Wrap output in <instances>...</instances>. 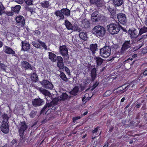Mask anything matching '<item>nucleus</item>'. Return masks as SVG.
<instances>
[{"mask_svg":"<svg viewBox=\"0 0 147 147\" xmlns=\"http://www.w3.org/2000/svg\"><path fill=\"white\" fill-rule=\"evenodd\" d=\"M92 31L93 34L98 37H103L106 33V30L105 28L100 25L96 26L94 27Z\"/></svg>","mask_w":147,"mask_h":147,"instance_id":"1","label":"nucleus"},{"mask_svg":"<svg viewBox=\"0 0 147 147\" xmlns=\"http://www.w3.org/2000/svg\"><path fill=\"white\" fill-rule=\"evenodd\" d=\"M123 27L119 24H111L107 26L108 31L112 34H116L118 33L121 28Z\"/></svg>","mask_w":147,"mask_h":147,"instance_id":"2","label":"nucleus"},{"mask_svg":"<svg viewBox=\"0 0 147 147\" xmlns=\"http://www.w3.org/2000/svg\"><path fill=\"white\" fill-rule=\"evenodd\" d=\"M100 55L104 58H107L110 55L111 49L110 47L105 46L104 47L100 49Z\"/></svg>","mask_w":147,"mask_h":147,"instance_id":"3","label":"nucleus"},{"mask_svg":"<svg viewBox=\"0 0 147 147\" xmlns=\"http://www.w3.org/2000/svg\"><path fill=\"white\" fill-rule=\"evenodd\" d=\"M36 89L38 90L41 93L45 96V98L47 101H49V99H52V95L50 92L48 90L42 88V87L36 88Z\"/></svg>","mask_w":147,"mask_h":147,"instance_id":"4","label":"nucleus"},{"mask_svg":"<svg viewBox=\"0 0 147 147\" xmlns=\"http://www.w3.org/2000/svg\"><path fill=\"white\" fill-rule=\"evenodd\" d=\"M42 86L47 89L52 90L53 88V84L47 80H44L40 82Z\"/></svg>","mask_w":147,"mask_h":147,"instance_id":"5","label":"nucleus"},{"mask_svg":"<svg viewBox=\"0 0 147 147\" xmlns=\"http://www.w3.org/2000/svg\"><path fill=\"white\" fill-rule=\"evenodd\" d=\"M117 18L120 23L123 24H125L127 22V19L125 14L123 13H119L117 15Z\"/></svg>","mask_w":147,"mask_h":147,"instance_id":"6","label":"nucleus"},{"mask_svg":"<svg viewBox=\"0 0 147 147\" xmlns=\"http://www.w3.org/2000/svg\"><path fill=\"white\" fill-rule=\"evenodd\" d=\"M130 41L125 40L120 50V52L121 54L124 53L128 49L131 47V44L130 43Z\"/></svg>","mask_w":147,"mask_h":147,"instance_id":"7","label":"nucleus"},{"mask_svg":"<svg viewBox=\"0 0 147 147\" xmlns=\"http://www.w3.org/2000/svg\"><path fill=\"white\" fill-rule=\"evenodd\" d=\"M20 127L19 130L20 135L21 138H23L24 132L28 127V126L24 121L21 122L20 123Z\"/></svg>","mask_w":147,"mask_h":147,"instance_id":"8","label":"nucleus"},{"mask_svg":"<svg viewBox=\"0 0 147 147\" xmlns=\"http://www.w3.org/2000/svg\"><path fill=\"white\" fill-rule=\"evenodd\" d=\"M17 25L20 27H23L25 24V19L24 17L20 15L17 16L15 18Z\"/></svg>","mask_w":147,"mask_h":147,"instance_id":"9","label":"nucleus"},{"mask_svg":"<svg viewBox=\"0 0 147 147\" xmlns=\"http://www.w3.org/2000/svg\"><path fill=\"white\" fill-rule=\"evenodd\" d=\"M1 129L2 132L7 134L9 131V125L7 122H5L4 120H3L2 122L1 126Z\"/></svg>","mask_w":147,"mask_h":147,"instance_id":"10","label":"nucleus"},{"mask_svg":"<svg viewBox=\"0 0 147 147\" xmlns=\"http://www.w3.org/2000/svg\"><path fill=\"white\" fill-rule=\"evenodd\" d=\"M44 101L40 98H35L32 101L33 105L35 107L40 106L43 105Z\"/></svg>","mask_w":147,"mask_h":147,"instance_id":"11","label":"nucleus"},{"mask_svg":"<svg viewBox=\"0 0 147 147\" xmlns=\"http://www.w3.org/2000/svg\"><path fill=\"white\" fill-rule=\"evenodd\" d=\"M128 33L131 39L136 38L140 36L139 33L138 34V31L134 28L132 30H129Z\"/></svg>","mask_w":147,"mask_h":147,"instance_id":"12","label":"nucleus"},{"mask_svg":"<svg viewBox=\"0 0 147 147\" xmlns=\"http://www.w3.org/2000/svg\"><path fill=\"white\" fill-rule=\"evenodd\" d=\"M22 50L24 51H27L30 49V45L26 41H22Z\"/></svg>","mask_w":147,"mask_h":147,"instance_id":"13","label":"nucleus"},{"mask_svg":"<svg viewBox=\"0 0 147 147\" xmlns=\"http://www.w3.org/2000/svg\"><path fill=\"white\" fill-rule=\"evenodd\" d=\"M3 51L5 53H6L11 54L13 56H15V52L9 47L5 46L4 47Z\"/></svg>","mask_w":147,"mask_h":147,"instance_id":"14","label":"nucleus"},{"mask_svg":"<svg viewBox=\"0 0 147 147\" xmlns=\"http://www.w3.org/2000/svg\"><path fill=\"white\" fill-rule=\"evenodd\" d=\"M59 49L60 53L63 56H67L68 55V49L65 45L60 46Z\"/></svg>","mask_w":147,"mask_h":147,"instance_id":"15","label":"nucleus"},{"mask_svg":"<svg viewBox=\"0 0 147 147\" xmlns=\"http://www.w3.org/2000/svg\"><path fill=\"white\" fill-rule=\"evenodd\" d=\"M21 65L26 69H30L32 70L33 69V67L31 66V65L26 61H23L21 62Z\"/></svg>","mask_w":147,"mask_h":147,"instance_id":"16","label":"nucleus"},{"mask_svg":"<svg viewBox=\"0 0 147 147\" xmlns=\"http://www.w3.org/2000/svg\"><path fill=\"white\" fill-rule=\"evenodd\" d=\"M59 74H56L57 76L58 75L59 76L60 78L65 82H67L68 81V79L67 78L65 74L62 71H59Z\"/></svg>","mask_w":147,"mask_h":147,"instance_id":"17","label":"nucleus"},{"mask_svg":"<svg viewBox=\"0 0 147 147\" xmlns=\"http://www.w3.org/2000/svg\"><path fill=\"white\" fill-rule=\"evenodd\" d=\"M90 75L91 77L92 81H94L97 76L96 69L95 68H93L91 70Z\"/></svg>","mask_w":147,"mask_h":147,"instance_id":"18","label":"nucleus"},{"mask_svg":"<svg viewBox=\"0 0 147 147\" xmlns=\"http://www.w3.org/2000/svg\"><path fill=\"white\" fill-rule=\"evenodd\" d=\"M49 58L53 62H55L57 60L56 55L51 52H49Z\"/></svg>","mask_w":147,"mask_h":147,"instance_id":"19","label":"nucleus"},{"mask_svg":"<svg viewBox=\"0 0 147 147\" xmlns=\"http://www.w3.org/2000/svg\"><path fill=\"white\" fill-rule=\"evenodd\" d=\"M113 1L115 6H119L123 3V0H113Z\"/></svg>","mask_w":147,"mask_h":147,"instance_id":"20","label":"nucleus"},{"mask_svg":"<svg viewBox=\"0 0 147 147\" xmlns=\"http://www.w3.org/2000/svg\"><path fill=\"white\" fill-rule=\"evenodd\" d=\"M90 49L91 51L92 52L93 54L95 53V51L97 49V44H91L90 45Z\"/></svg>","mask_w":147,"mask_h":147,"instance_id":"21","label":"nucleus"},{"mask_svg":"<svg viewBox=\"0 0 147 147\" xmlns=\"http://www.w3.org/2000/svg\"><path fill=\"white\" fill-rule=\"evenodd\" d=\"M61 11L64 15L67 16H69L70 15V10L67 8H63L61 10Z\"/></svg>","mask_w":147,"mask_h":147,"instance_id":"22","label":"nucleus"},{"mask_svg":"<svg viewBox=\"0 0 147 147\" xmlns=\"http://www.w3.org/2000/svg\"><path fill=\"white\" fill-rule=\"evenodd\" d=\"M54 14L57 17L59 16L60 18L59 20H63L64 19V16L61 11L57 10L55 12Z\"/></svg>","mask_w":147,"mask_h":147,"instance_id":"23","label":"nucleus"},{"mask_svg":"<svg viewBox=\"0 0 147 147\" xmlns=\"http://www.w3.org/2000/svg\"><path fill=\"white\" fill-rule=\"evenodd\" d=\"M21 8V6L20 5H17L13 7H11V9L12 11L16 13H18Z\"/></svg>","mask_w":147,"mask_h":147,"instance_id":"24","label":"nucleus"},{"mask_svg":"<svg viewBox=\"0 0 147 147\" xmlns=\"http://www.w3.org/2000/svg\"><path fill=\"white\" fill-rule=\"evenodd\" d=\"M31 78L32 80L34 82H36L38 80V76L36 73H34L32 74Z\"/></svg>","mask_w":147,"mask_h":147,"instance_id":"25","label":"nucleus"},{"mask_svg":"<svg viewBox=\"0 0 147 147\" xmlns=\"http://www.w3.org/2000/svg\"><path fill=\"white\" fill-rule=\"evenodd\" d=\"M90 24L89 21L86 20H84L82 22V26L85 28H89L90 26Z\"/></svg>","mask_w":147,"mask_h":147,"instance_id":"26","label":"nucleus"},{"mask_svg":"<svg viewBox=\"0 0 147 147\" xmlns=\"http://www.w3.org/2000/svg\"><path fill=\"white\" fill-rule=\"evenodd\" d=\"M95 59L96 61L97 65L98 66L101 65L103 61V59L98 57H96Z\"/></svg>","mask_w":147,"mask_h":147,"instance_id":"27","label":"nucleus"},{"mask_svg":"<svg viewBox=\"0 0 147 147\" xmlns=\"http://www.w3.org/2000/svg\"><path fill=\"white\" fill-rule=\"evenodd\" d=\"M79 91V88L78 86H75L73 88V90L70 92V94L73 95L77 94Z\"/></svg>","mask_w":147,"mask_h":147,"instance_id":"28","label":"nucleus"},{"mask_svg":"<svg viewBox=\"0 0 147 147\" xmlns=\"http://www.w3.org/2000/svg\"><path fill=\"white\" fill-rule=\"evenodd\" d=\"M65 25L67 29L71 30L72 28H73V26L70 22L67 20H65Z\"/></svg>","mask_w":147,"mask_h":147,"instance_id":"29","label":"nucleus"},{"mask_svg":"<svg viewBox=\"0 0 147 147\" xmlns=\"http://www.w3.org/2000/svg\"><path fill=\"white\" fill-rule=\"evenodd\" d=\"M139 34L141 35L147 32V27H143L140 29H139Z\"/></svg>","mask_w":147,"mask_h":147,"instance_id":"30","label":"nucleus"},{"mask_svg":"<svg viewBox=\"0 0 147 147\" xmlns=\"http://www.w3.org/2000/svg\"><path fill=\"white\" fill-rule=\"evenodd\" d=\"M122 86H119L117 88L114 89L113 92L114 93H120L122 91H123V89L122 88Z\"/></svg>","mask_w":147,"mask_h":147,"instance_id":"31","label":"nucleus"},{"mask_svg":"<svg viewBox=\"0 0 147 147\" xmlns=\"http://www.w3.org/2000/svg\"><path fill=\"white\" fill-rule=\"evenodd\" d=\"M79 36L80 38L83 40H85L86 39L87 35L86 32H81L79 34Z\"/></svg>","mask_w":147,"mask_h":147,"instance_id":"32","label":"nucleus"},{"mask_svg":"<svg viewBox=\"0 0 147 147\" xmlns=\"http://www.w3.org/2000/svg\"><path fill=\"white\" fill-rule=\"evenodd\" d=\"M73 28H72L71 30L73 31H77L80 32L81 31V29L76 24H74V26H72Z\"/></svg>","mask_w":147,"mask_h":147,"instance_id":"33","label":"nucleus"},{"mask_svg":"<svg viewBox=\"0 0 147 147\" xmlns=\"http://www.w3.org/2000/svg\"><path fill=\"white\" fill-rule=\"evenodd\" d=\"M68 97L66 93H62L61 95H60L59 98V100H64L66 99Z\"/></svg>","mask_w":147,"mask_h":147,"instance_id":"34","label":"nucleus"},{"mask_svg":"<svg viewBox=\"0 0 147 147\" xmlns=\"http://www.w3.org/2000/svg\"><path fill=\"white\" fill-rule=\"evenodd\" d=\"M41 6L44 8H48L49 6V5L48 1H43L40 3Z\"/></svg>","mask_w":147,"mask_h":147,"instance_id":"35","label":"nucleus"},{"mask_svg":"<svg viewBox=\"0 0 147 147\" xmlns=\"http://www.w3.org/2000/svg\"><path fill=\"white\" fill-rule=\"evenodd\" d=\"M107 9L112 16H114L115 15L116 13L113 9L111 8L110 7H107Z\"/></svg>","mask_w":147,"mask_h":147,"instance_id":"36","label":"nucleus"},{"mask_svg":"<svg viewBox=\"0 0 147 147\" xmlns=\"http://www.w3.org/2000/svg\"><path fill=\"white\" fill-rule=\"evenodd\" d=\"M39 42L40 44L45 50L47 49V47L46 45L43 42L40 40H37Z\"/></svg>","mask_w":147,"mask_h":147,"instance_id":"37","label":"nucleus"},{"mask_svg":"<svg viewBox=\"0 0 147 147\" xmlns=\"http://www.w3.org/2000/svg\"><path fill=\"white\" fill-rule=\"evenodd\" d=\"M49 99V101H47L48 102V103H47V102L46 104L48 108H49V109H50L51 108V107H52L53 105H53V103L51 101V100L52 99H51V98Z\"/></svg>","mask_w":147,"mask_h":147,"instance_id":"38","label":"nucleus"},{"mask_svg":"<svg viewBox=\"0 0 147 147\" xmlns=\"http://www.w3.org/2000/svg\"><path fill=\"white\" fill-rule=\"evenodd\" d=\"M2 116L3 120L5 121V122H7L8 123V120L9 119V117H8L7 115L6 114H4L2 115Z\"/></svg>","mask_w":147,"mask_h":147,"instance_id":"39","label":"nucleus"},{"mask_svg":"<svg viewBox=\"0 0 147 147\" xmlns=\"http://www.w3.org/2000/svg\"><path fill=\"white\" fill-rule=\"evenodd\" d=\"M32 45L36 48H40L41 47V46H40V44L39 43H37L35 41H33L32 42Z\"/></svg>","mask_w":147,"mask_h":147,"instance_id":"40","label":"nucleus"},{"mask_svg":"<svg viewBox=\"0 0 147 147\" xmlns=\"http://www.w3.org/2000/svg\"><path fill=\"white\" fill-rule=\"evenodd\" d=\"M59 100V98H55L52 100L51 102L53 103L54 105H55L57 104Z\"/></svg>","mask_w":147,"mask_h":147,"instance_id":"41","label":"nucleus"},{"mask_svg":"<svg viewBox=\"0 0 147 147\" xmlns=\"http://www.w3.org/2000/svg\"><path fill=\"white\" fill-rule=\"evenodd\" d=\"M57 66L58 67L61 69H63L64 68V65L63 62L57 63Z\"/></svg>","mask_w":147,"mask_h":147,"instance_id":"42","label":"nucleus"},{"mask_svg":"<svg viewBox=\"0 0 147 147\" xmlns=\"http://www.w3.org/2000/svg\"><path fill=\"white\" fill-rule=\"evenodd\" d=\"M37 113V111H32L30 113L29 115L30 117L32 118L34 117Z\"/></svg>","mask_w":147,"mask_h":147,"instance_id":"43","label":"nucleus"},{"mask_svg":"<svg viewBox=\"0 0 147 147\" xmlns=\"http://www.w3.org/2000/svg\"><path fill=\"white\" fill-rule=\"evenodd\" d=\"M91 19L92 22H98L100 20V19L99 16L97 17V18H96V17H91Z\"/></svg>","mask_w":147,"mask_h":147,"instance_id":"44","label":"nucleus"},{"mask_svg":"<svg viewBox=\"0 0 147 147\" xmlns=\"http://www.w3.org/2000/svg\"><path fill=\"white\" fill-rule=\"evenodd\" d=\"M24 1L25 3L28 5H31L33 4L32 0H24Z\"/></svg>","mask_w":147,"mask_h":147,"instance_id":"45","label":"nucleus"},{"mask_svg":"<svg viewBox=\"0 0 147 147\" xmlns=\"http://www.w3.org/2000/svg\"><path fill=\"white\" fill-rule=\"evenodd\" d=\"M125 85L126 84H125L121 86L122 87V88L123 89V90L125 89V90L122 92V93L125 92L128 88L129 87V85H127V86H125Z\"/></svg>","mask_w":147,"mask_h":147,"instance_id":"46","label":"nucleus"},{"mask_svg":"<svg viewBox=\"0 0 147 147\" xmlns=\"http://www.w3.org/2000/svg\"><path fill=\"white\" fill-rule=\"evenodd\" d=\"M143 45L144 44L142 43L141 45H139L138 46H136V47H134L133 48V49L134 51L140 49V48H141Z\"/></svg>","mask_w":147,"mask_h":147,"instance_id":"47","label":"nucleus"},{"mask_svg":"<svg viewBox=\"0 0 147 147\" xmlns=\"http://www.w3.org/2000/svg\"><path fill=\"white\" fill-rule=\"evenodd\" d=\"M99 82H98L97 81H96L94 84L93 86L92 87L91 90H93L98 85Z\"/></svg>","mask_w":147,"mask_h":147,"instance_id":"48","label":"nucleus"},{"mask_svg":"<svg viewBox=\"0 0 147 147\" xmlns=\"http://www.w3.org/2000/svg\"><path fill=\"white\" fill-rule=\"evenodd\" d=\"M111 94V92L110 91H106L104 94V96H108L110 95Z\"/></svg>","mask_w":147,"mask_h":147,"instance_id":"49","label":"nucleus"},{"mask_svg":"<svg viewBox=\"0 0 147 147\" xmlns=\"http://www.w3.org/2000/svg\"><path fill=\"white\" fill-rule=\"evenodd\" d=\"M98 12L96 11L93 12L91 15V17H97L98 16Z\"/></svg>","mask_w":147,"mask_h":147,"instance_id":"50","label":"nucleus"},{"mask_svg":"<svg viewBox=\"0 0 147 147\" xmlns=\"http://www.w3.org/2000/svg\"><path fill=\"white\" fill-rule=\"evenodd\" d=\"M57 63L63 62V60L62 58L60 56H57Z\"/></svg>","mask_w":147,"mask_h":147,"instance_id":"51","label":"nucleus"},{"mask_svg":"<svg viewBox=\"0 0 147 147\" xmlns=\"http://www.w3.org/2000/svg\"><path fill=\"white\" fill-rule=\"evenodd\" d=\"M48 108L46 104L43 107L42 110L41 111V113H43L44 111L46 110Z\"/></svg>","mask_w":147,"mask_h":147,"instance_id":"52","label":"nucleus"},{"mask_svg":"<svg viewBox=\"0 0 147 147\" xmlns=\"http://www.w3.org/2000/svg\"><path fill=\"white\" fill-rule=\"evenodd\" d=\"M5 68L6 67L4 64L2 63L0 64V68H1L2 70H5Z\"/></svg>","mask_w":147,"mask_h":147,"instance_id":"53","label":"nucleus"},{"mask_svg":"<svg viewBox=\"0 0 147 147\" xmlns=\"http://www.w3.org/2000/svg\"><path fill=\"white\" fill-rule=\"evenodd\" d=\"M24 0H16L15 2L18 4H22L24 2Z\"/></svg>","mask_w":147,"mask_h":147,"instance_id":"54","label":"nucleus"},{"mask_svg":"<svg viewBox=\"0 0 147 147\" xmlns=\"http://www.w3.org/2000/svg\"><path fill=\"white\" fill-rule=\"evenodd\" d=\"M5 7L2 4L1 2H0V11H2L4 9Z\"/></svg>","mask_w":147,"mask_h":147,"instance_id":"55","label":"nucleus"},{"mask_svg":"<svg viewBox=\"0 0 147 147\" xmlns=\"http://www.w3.org/2000/svg\"><path fill=\"white\" fill-rule=\"evenodd\" d=\"M147 36V34L146 35H143L142 36V37L140 39H139L138 41H140L142 40H143L145 38H146Z\"/></svg>","mask_w":147,"mask_h":147,"instance_id":"56","label":"nucleus"},{"mask_svg":"<svg viewBox=\"0 0 147 147\" xmlns=\"http://www.w3.org/2000/svg\"><path fill=\"white\" fill-rule=\"evenodd\" d=\"M147 36V34L146 35H143L142 36V37L140 39H139L138 41H140L142 40H143L145 38H146Z\"/></svg>","mask_w":147,"mask_h":147,"instance_id":"57","label":"nucleus"},{"mask_svg":"<svg viewBox=\"0 0 147 147\" xmlns=\"http://www.w3.org/2000/svg\"><path fill=\"white\" fill-rule=\"evenodd\" d=\"M81 117L80 116L76 117H74L73 119V121L74 122H75L78 119H80Z\"/></svg>","mask_w":147,"mask_h":147,"instance_id":"58","label":"nucleus"},{"mask_svg":"<svg viewBox=\"0 0 147 147\" xmlns=\"http://www.w3.org/2000/svg\"><path fill=\"white\" fill-rule=\"evenodd\" d=\"M25 8L26 10L29 11H30L32 9L30 8L28 5H26L25 7Z\"/></svg>","mask_w":147,"mask_h":147,"instance_id":"59","label":"nucleus"},{"mask_svg":"<svg viewBox=\"0 0 147 147\" xmlns=\"http://www.w3.org/2000/svg\"><path fill=\"white\" fill-rule=\"evenodd\" d=\"M98 127H97L94 130H93L92 131V132L93 134H94L97 131H98Z\"/></svg>","mask_w":147,"mask_h":147,"instance_id":"60","label":"nucleus"},{"mask_svg":"<svg viewBox=\"0 0 147 147\" xmlns=\"http://www.w3.org/2000/svg\"><path fill=\"white\" fill-rule=\"evenodd\" d=\"M86 97L85 96L83 97L82 99V100L83 102H85L87 101V99H86Z\"/></svg>","mask_w":147,"mask_h":147,"instance_id":"61","label":"nucleus"},{"mask_svg":"<svg viewBox=\"0 0 147 147\" xmlns=\"http://www.w3.org/2000/svg\"><path fill=\"white\" fill-rule=\"evenodd\" d=\"M143 75L145 76H147V69H146L143 73Z\"/></svg>","mask_w":147,"mask_h":147,"instance_id":"62","label":"nucleus"},{"mask_svg":"<svg viewBox=\"0 0 147 147\" xmlns=\"http://www.w3.org/2000/svg\"><path fill=\"white\" fill-rule=\"evenodd\" d=\"M35 33L36 34H39L40 33V32L38 30H36L35 31Z\"/></svg>","mask_w":147,"mask_h":147,"instance_id":"63","label":"nucleus"},{"mask_svg":"<svg viewBox=\"0 0 147 147\" xmlns=\"http://www.w3.org/2000/svg\"><path fill=\"white\" fill-rule=\"evenodd\" d=\"M13 15V13L11 12H9L7 13V15L9 16H12Z\"/></svg>","mask_w":147,"mask_h":147,"instance_id":"64","label":"nucleus"}]
</instances>
